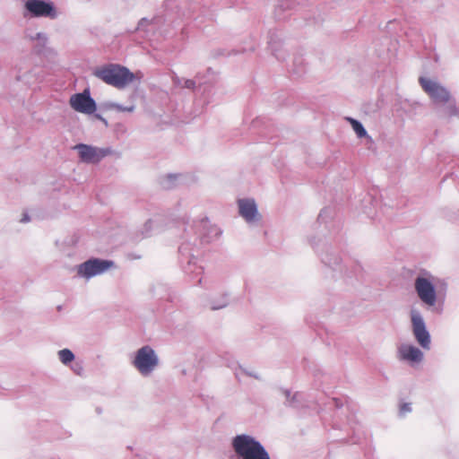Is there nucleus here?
<instances>
[{
    "mask_svg": "<svg viewBox=\"0 0 459 459\" xmlns=\"http://www.w3.org/2000/svg\"><path fill=\"white\" fill-rule=\"evenodd\" d=\"M159 357L154 349L150 345H143L134 354L132 365L143 377L150 376L158 367Z\"/></svg>",
    "mask_w": 459,
    "mask_h": 459,
    "instance_id": "6e6552de",
    "label": "nucleus"
},
{
    "mask_svg": "<svg viewBox=\"0 0 459 459\" xmlns=\"http://www.w3.org/2000/svg\"><path fill=\"white\" fill-rule=\"evenodd\" d=\"M268 48L272 55L279 61L285 60L286 52L283 49L282 33L277 29H272L268 31Z\"/></svg>",
    "mask_w": 459,
    "mask_h": 459,
    "instance_id": "2eb2a0df",
    "label": "nucleus"
},
{
    "mask_svg": "<svg viewBox=\"0 0 459 459\" xmlns=\"http://www.w3.org/2000/svg\"><path fill=\"white\" fill-rule=\"evenodd\" d=\"M27 37L31 41H37V43L33 46V51L41 55L45 53L46 47L48 41V37L45 32H36L34 34H28Z\"/></svg>",
    "mask_w": 459,
    "mask_h": 459,
    "instance_id": "aec40b11",
    "label": "nucleus"
},
{
    "mask_svg": "<svg viewBox=\"0 0 459 459\" xmlns=\"http://www.w3.org/2000/svg\"><path fill=\"white\" fill-rule=\"evenodd\" d=\"M69 102L72 108L82 114L92 115L97 110V103L91 96L89 89L72 95Z\"/></svg>",
    "mask_w": 459,
    "mask_h": 459,
    "instance_id": "f8f14e48",
    "label": "nucleus"
},
{
    "mask_svg": "<svg viewBox=\"0 0 459 459\" xmlns=\"http://www.w3.org/2000/svg\"><path fill=\"white\" fill-rule=\"evenodd\" d=\"M30 221V218L28 213H23L22 218L21 219V222H28Z\"/></svg>",
    "mask_w": 459,
    "mask_h": 459,
    "instance_id": "c9c22d12",
    "label": "nucleus"
},
{
    "mask_svg": "<svg viewBox=\"0 0 459 459\" xmlns=\"http://www.w3.org/2000/svg\"><path fill=\"white\" fill-rule=\"evenodd\" d=\"M186 178L182 173H169L160 178V185L163 189L169 190L180 185Z\"/></svg>",
    "mask_w": 459,
    "mask_h": 459,
    "instance_id": "a211bd4d",
    "label": "nucleus"
},
{
    "mask_svg": "<svg viewBox=\"0 0 459 459\" xmlns=\"http://www.w3.org/2000/svg\"><path fill=\"white\" fill-rule=\"evenodd\" d=\"M397 356L400 360L410 363H419L423 359V352L416 346L411 344H402L398 348Z\"/></svg>",
    "mask_w": 459,
    "mask_h": 459,
    "instance_id": "dca6fc26",
    "label": "nucleus"
},
{
    "mask_svg": "<svg viewBox=\"0 0 459 459\" xmlns=\"http://www.w3.org/2000/svg\"><path fill=\"white\" fill-rule=\"evenodd\" d=\"M377 204V199L373 198L371 195H367L363 199L364 212L372 218L376 212H373Z\"/></svg>",
    "mask_w": 459,
    "mask_h": 459,
    "instance_id": "393cba45",
    "label": "nucleus"
},
{
    "mask_svg": "<svg viewBox=\"0 0 459 459\" xmlns=\"http://www.w3.org/2000/svg\"><path fill=\"white\" fill-rule=\"evenodd\" d=\"M230 303V297L227 292L221 294L217 298H212L210 299V308L211 310H219L226 307Z\"/></svg>",
    "mask_w": 459,
    "mask_h": 459,
    "instance_id": "5701e85b",
    "label": "nucleus"
},
{
    "mask_svg": "<svg viewBox=\"0 0 459 459\" xmlns=\"http://www.w3.org/2000/svg\"><path fill=\"white\" fill-rule=\"evenodd\" d=\"M280 391L285 396L284 405L293 409H299L303 406V396L300 393H291L289 389L281 388Z\"/></svg>",
    "mask_w": 459,
    "mask_h": 459,
    "instance_id": "6ab92c4d",
    "label": "nucleus"
},
{
    "mask_svg": "<svg viewBox=\"0 0 459 459\" xmlns=\"http://www.w3.org/2000/svg\"><path fill=\"white\" fill-rule=\"evenodd\" d=\"M93 115H94V117H95L97 119H99V120H100V121H101V122H102L106 126H108V123L107 119H106V118H104L100 114H99V113H94Z\"/></svg>",
    "mask_w": 459,
    "mask_h": 459,
    "instance_id": "473e14b6",
    "label": "nucleus"
},
{
    "mask_svg": "<svg viewBox=\"0 0 459 459\" xmlns=\"http://www.w3.org/2000/svg\"><path fill=\"white\" fill-rule=\"evenodd\" d=\"M239 214L247 221H255L259 219L257 205L254 199L245 198L238 201Z\"/></svg>",
    "mask_w": 459,
    "mask_h": 459,
    "instance_id": "f3484780",
    "label": "nucleus"
},
{
    "mask_svg": "<svg viewBox=\"0 0 459 459\" xmlns=\"http://www.w3.org/2000/svg\"><path fill=\"white\" fill-rule=\"evenodd\" d=\"M335 214L334 209L332 207H325L322 209L318 214L317 221L319 223L327 224L328 220L332 219Z\"/></svg>",
    "mask_w": 459,
    "mask_h": 459,
    "instance_id": "cd10ccee",
    "label": "nucleus"
},
{
    "mask_svg": "<svg viewBox=\"0 0 459 459\" xmlns=\"http://www.w3.org/2000/svg\"><path fill=\"white\" fill-rule=\"evenodd\" d=\"M175 82L178 85H181L183 88L194 90L197 93L201 94V100L204 105H208L212 102L210 93L212 91L213 86L206 82H202L199 74L196 75V80L177 78Z\"/></svg>",
    "mask_w": 459,
    "mask_h": 459,
    "instance_id": "4468645a",
    "label": "nucleus"
},
{
    "mask_svg": "<svg viewBox=\"0 0 459 459\" xmlns=\"http://www.w3.org/2000/svg\"><path fill=\"white\" fill-rule=\"evenodd\" d=\"M411 330L417 343L424 350H429L431 345V335L427 329L426 323L420 312L411 308L410 312Z\"/></svg>",
    "mask_w": 459,
    "mask_h": 459,
    "instance_id": "9b49d317",
    "label": "nucleus"
},
{
    "mask_svg": "<svg viewBox=\"0 0 459 459\" xmlns=\"http://www.w3.org/2000/svg\"><path fill=\"white\" fill-rule=\"evenodd\" d=\"M437 279L428 271L421 270L414 280V289L420 301L429 307H434L437 314L443 312V307H436L437 302V291L435 285Z\"/></svg>",
    "mask_w": 459,
    "mask_h": 459,
    "instance_id": "0eeeda50",
    "label": "nucleus"
},
{
    "mask_svg": "<svg viewBox=\"0 0 459 459\" xmlns=\"http://www.w3.org/2000/svg\"><path fill=\"white\" fill-rule=\"evenodd\" d=\"M307 64L302 55H295L292 60L290 73L296 77H301L307 73Z\"/></svg>",
    "mask_w": 459,
    "mask_h": 459,
    "instance_id": "412c9836",
    "label": "nucleus"
},
{
    "mask_svg": "<svg viewBox=\"0 0 459 459\" xmlns=\"http://www.w3.org/2000/svg\"><path fill=\"white\" fill-rule=\"evenodd\" d=\"M176 224L184 230V241L178 247V264L192 281L196 279V283L200 284L204 267L199 264L202 251L198 245L212 242L221 231L217 226L212 225L207 217L193 221L192 224H189L187 218L183 217L178 219Z\"/></svg>",
    "mask_w": 459,
    "mask_h": 459,
    "instance_id": "f257e3e1",
    "label": "nucleus"
},
{
    "mask_svg": "<svg viewBox=\"0 0 459 459\" xmlns=\"http://www.w3.org/2000/svg\"><path fill=\"white\" fill-rule=\"evenodd\" d=\"M162 13L154 15L149 19L143 17L139 20L135 28L127 30L129 35L138 34L142 39H151L155 33L165 24L175 27L179 25L185 19H190L196 8L191 6L187 11L182 10L178 0H166L162 4Z\"/></svg>",
    "mask_w": 459,
    "mask_h": 459,
    "instance_id": "f03ea898",
    "label": "nucleus"
},
{
    "mask_svg": "<svg viewBox=\"0 0 459 459\" xmlns=\"http://www.w3.org/2000/svg\"><path fill=\"white\" fill-rule=\"evenodd\" d=\"M223 55H225L224 50L223 49H218L214 56H223Z\"/></svg>",
    "mask_w": 459,
    "mask_h": 459,
    "instance_id": "e433bc0d",
    "label": "nucleus"
},
{
    "mask_svg": "<svg viewBox=\"0 0 459 459\" xmlns=\"http://www.w3.org/2000/svg\"><path fill=\"white\" fill-rule=\"evenodd\" d=\"M24 17L56 19L58 16L55 4L50 0H27L24 4Z\"/></svg>",
    "mask_w": 459,
    "mask_h": 459,
    "instance_id": "1a4fd4ad",
    "label": "nucleus"
},
{
    "mask_svg": "<svg viewBox=\"0 0 459 459\" xmlns=\"http://www.w3.org/2000/svg\"><path fill=\"white\" fill-rule=\"evenodd\" d=\"M153 296L159 300L173 302L174 296L166 284L159 283L152 288Z\"/></svg>",
    "mask_w": 459,
    "mask_h": 459,
    "instance_id": "4be33fe9",
    "label": "nucleus"
},
{
    "mask_svg": "<svg viewBox=\"0 0 459 459\" xmlns=\"http://www.w3.org/2000/svg\"><path fill=\"white\" fill-rule=\"evenodd\" d=\"M117 111H122V112H133L134 110V105H131V106H128V107H126V106H123L121 104H118V103H115L112 105Z\"/></svg>",
    "mask_w": 459,
    "mask_h": 459,
    "instance_id": "c85d7f7f",
    "label": "nucleus"
},
{
    "mask_svg": "<svg viewBox=\"0 0 459 459\" xmlns=\"http://www.w3.org/2000/svg\"><path fill=\"white\" fill-rule=\"evenodd\" d=\"M353 432H355V430H353ZM349 442L352 444H358L360 442V437L359 436L357 437L356 433H353V436Z\"/></svg>",
    "mask_w": 459,
    "mask_h": 459,
    "instance_id": "72a5a7b5",
    "label": "nucleus"
},
{
    "mask_svg": "<svg viewBox=\"0 0 459 459\" xmlns=\"http://www.w3.org/2000/svg\"><path fill=\"white\" fill-rule=\"evenodd\" d=\"M73 370L77 374V375H81L83 368L82 367L79 366V365H76L74 368H73Z\"/></svg>",
    "mask_w": 459,
    "mask_h": 459,
    "instance_id": "f704fd0d",
    "label": "nucleus"
},
{
    "mask_svg": "<svg viewBox=\"0 0 459 459\" xmlns=\"http://www.w3.org/2000/svg\"><path fill=\"white\" fill-rule=\"evenodd\" d=\"M92 74L117 89H124L135 79V74L127 67L112 63L95 68Z\"/></svg>",
    "mask_w": 459,
    "mask_h": 459,
    "instance_id": "39448f33",
    "label": "nucleus"
},
{
    "mask_svg": "<svg viewBox=\"0 0 459 459\" xmlns=\"http://www.w3.org/2000/svg\"><path fill=\"white\" fill-rule=\"evenodd\" d=\"M230 445L233 452L230 459H271L264 446L251 435L238 434Z\"/></svg>",
    "mask_w": 459,
    "mask_h": 459,
    "instance_id": "20e7f679",
    "label": "nucleus"
},
{
    "mask_svg": "<svg viewBox=\"0 0 459 459\" xmlns=\"http://www.w3.org/2000/svg\"><path fill=\"white\" fill-rule=\"evenodd\" d=\"M58 358L64 365H69L75 359L74 352L70 349H63L58 351Z\"/></svg>",
    "mask_w": 459,
    "mask_h": 459,
    "instance_id": "bb28decb",
    "label": "nucleus"
},
{
    "mask_svg": "<svg viewBox=\"0 0 459 459\" xmlns=\"http://www.w3.org/2000/svg\"><path fill=\"white\" fill-rule=\"evenodd\" d=\"M115 266V262L112 260L91 257L77 266V274L89 280L108 272Z\"/></svg>",
    "mask_w": 459,
    "mask_h": 459,
    "instance_id": "9d476101",
    "label": "nucleus"
},
{
    "mask_svg": "<svg viewBox=\"0 0 459 459\" xmlns=\"http://www.w3.org/2000/svg\"><path fill=\"white\" fill-rule=\"evenodd\" d=\"M419 82L436 107L444 106L443 112L446 116L459 118V103L446 87L423 76L419 78Z\"/></svg>",
    "mask_w": 459,
    "mask_h": 459,
    "instance_id": "7ed1b4c3",
    "label": "nucleus"
},
{
    "mask_svg": "<svg viewBox=\"0 0 459 459\" xmlns=\"http://www.w3.org/2000/svg\"><path fill=\"white\" fill-rule=\"evenodd\" d=\"M331 403L336 408L341 409L343 406V402L341 398H333Z\"/></svg>",
    "mask_w": 459,
    "mask_h": 459,
    "instance_id": "2f4dec72",
    "label": "nucleus"
},
{
    "mask_svg": "<svg viewBox=\"0 0 459 459\" xmlns=\"http://www.w3.org/2000/svg\"><path fill=\"white\" fill-rule=\"evenodd\" d=\"M154 223H155L154 220H152V219L147 220L144 222L143 228L136 232L135 239L142 240L143 238L151 237L152 235Z\"/></svg>",
    "mask_w": 459,
    "mask_h": 459,
    "instance_id": "b1692460",
    "label": "nucleus"
},
{
    "mask_svg": "<svg viewBox=\"0 0 459 459\" xmlns=\"http://www.w3.org/2000/svg\"><path fill=\"white\" fill-rule=\"evenodd\" d=\"M347 120L350 122L353 131L355 132L359 138L368 136V132L360 121L353 117H347Z\"/></svg>",
    "mask_w": 459,
    "mask_h": 459,
    "instance_id": "a878e982",
    "label": "nucleus"
},
{
    "mask_svg": "<svg viewBox=\"0 0 459 459\" xmlns=\"http://www.w3.org/2000/svg\"><path fill=\"white\" fill-rule=\"evenodd\" d=\"M448 177H454V173H451L450 175H447L446 177H445V178L443 180H446Z\"/></svg>",
    "mask_w": 459,
    "mask_h": 459,
    "instance_id": "4c0bfd02",
    "label": "nucleus"
},
{
    "mask_svg": "<svg viewBox=\"0 0 459 459\" xmlns=\"http://www.w3.org/2000/svg\"><path fill=\"white\" fill-rule=\"evenodd\" d=\"M238 366L239 369L242 370V372L244 374H246L247 376L254 377V378L258 379V380L261 379L260 376L257 373L253 372V371H248V370L243 368L240 365H238Z\"/></svg>",
    "mask_w": 459,
    "mask_h": 459,
    "instance_id": "7c9ffc66",
    "label": "nucleus"
},
{
    "mask_svg": "<svg viewBox=\"0 0 459 459\" xmlns=\"http://www.w3.org/2000/svg\"><path fill=\"white\" fill-rule=\"evenodd\" d=\"M314 248L322 264L332 271L338 273L340 276L346 277L351 281L352 277H357L361 271L359 264L353 265L351 272L347 269L344 270V266L342 264V257L336 252L334 247L328 243H318L314 247Z\"/></svg>",
    "mask_w": 459,
    "mask_h": 459,
    "instance_id": "423d86ee",
    "label": "nucleus"
},
{
    "mask_svg": "<svg viewBox=\"0 0 459 459\" xmlns=\"http://www.w3.org/2000/svg\"><path fill=\"white\" fill-rule=\"evenodd\" d=\"M411 411V404L410 403H403L400 405L399 414L404 416L406 413Z\"/></svg>",
    "mask_w": 459,
    "mask_h": 459,
    "instance_id": "c756f323",
    "label": "nucleus"
},
{
    "mask_svg": "<svg viewBox=\"0 0 459 459\" xmlns=\"http://www.w3.org/2000/svg\"><path fill=\"white\" fill-rule=\"evenodd\" d=\"M74 149L78 151L81 161L87 164H97L111 152L108 148H98L86 143H78Z\"/></svg>",
    "mask_w": 459,
    "mask_h": 459,
    "instance_id": "ddd939ff",
    "label": "nucleus"
}]
</instances>
